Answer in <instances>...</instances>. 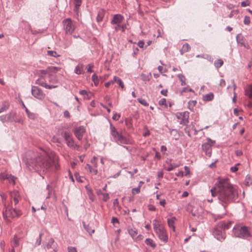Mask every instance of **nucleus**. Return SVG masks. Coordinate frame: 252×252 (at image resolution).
Returning a JSON list of instances; mask_svg holds the SVG:
<instances>
[{
	"label": "nucleus",
	"instance_id": "obj_1",
	"mask_svg": "<svg viewBox=\"0 0 252 252\" xmlns=\"http://www.w3.org/2000/svg\"><path fill=\"white\" fill-rule=\"evenodd\" d=\"M23 160L30 170L48 172L57 170L60 165L49 150L41 149L39 152L29 151Z\"/></svg>",
	"mask_w": 252,
	"mask_h": 252
},
{
	"label": "nucleus",
	"instance_id": "obj_2",
	"mask_svg": "<svg viewBox=\"0 0 252 252\" xmlns=\"http://www.w3.org/2000/svg\"><path fill=\"white\" fill-rule=\"evenodd\" d=\"M219 188L218 199L224 208L238 196V191L228 182L227 179H220L216 184Z\"/></svg>",
	"mask_w": 252,
	"mask_h": 252
},
{
	"label": "nucleus",
	"instance_id": "obj_3",
	"mask_svg": "<svg viewBox=\"0 0 252 252\" xmlns=\"http://www.w3.org/2000/svg\"><path fill=\"white\" fill-rule=\"evenodd\" d=\"M110 130L114 141L118 144L129 145L132 143V140L129 135H124L122 132H119L111 123L110 124Z\"/></svg>",
	"mask_w": 252,
	"mask_h": 252
},
{
	"label": "nucleus",
	"instance_id": "obj_4",
	"mask_svg": "<svg viewBox=\"0 0 252 252\" xmlns=\"http://www.w3.org/2000/svg\"><path fill=\"white\" fill-rule=\"evenodd\" d=\"M232 236L242 239H246L251 236V233L246 226L235 225L232 229Z\"/></svg>",
	"mask_w": 252,
	"mask_h": 252
},
{
	"label": "nucleus",
	"instance_id": "obj_5",
	"mask_svg": "<svg viewBox=\"0 0 252 252\" xmlns=\"http://www.w3.org/2000/svg\"><path fill=\"white\" fill-rule=\"evenodd\" d=\"M63 29L66 34H71L75 29V25L70 18H67L63 21Z\"/></svg>",
	"mask_w": 252,
	"mask_h": 252
},
{
	"label": "nucleus",
	"instance_id": "obj_6",
	"mask_svg": "<svg viewBox=\"0 0 252 252\" xmlns=\"http://www.w3.org/2000/svg\"><path fill=\"white\" fill-rule=\"evenodd\" d=\"M32 94L39 100H43L45 97V94L43 91L37 86H32L31 89Z\"/></svg>",
	"mask_w": 252,
	"mask_h": 252
},
{
	"label": "nucleus",
	"instance_id": "obj_7",
	"mask_svg": "<svg viewBox=\"0 0 252 252\" xmlns=\"http://www.w3.org/2000/svg\"><path fill=\"white\" fill-rule=\"evenodd\" d=\"M207 142L204 143L202 145V149L205 153V154L209 157L211 156L212 154V146L215 143V141L209 138L207 139Z\"/></svg>",
	"mask_w": 252,
	"mask_h": 252
},
{
	"label": "nucleus",
	"instance_id": "obj_8",
	"mask_svg": "<svg viewBox=\"0 0 252 252\" xmlns=\"http://www.w3.org/2000/svg\"><path fill=\"white\" fill-rule=\"evenodd\" d=\"M214 237L220 241H223L226 238V233L217 225L214 227L213 231Z\"/></svg>",
	"mask_w": 252,
	"mask_h": 252
},
{
	"label": "nucleus",
	"instance_id": "obj_9",
	"mask_svg": "<svg viewBox=\"0 0 252 252\" xmlns=\"http://www.w3.org/2000/svg\"><path fill=\"white\" fill-rule=\"evenodd\" d=\"M176 116L177 119L180 120V124L186 125L189 123V112L186 111L183 112L177 113Z\"/></svg>",
	"mask_w": 252,
	"mask_h": 252
},
{
	"label": "nucleus",
	"instance_id": "obj_10",
	"mask_svg": "<svg viewBox=\"0 0 252 252\" xmlns=\"http://www.w3.org/2000/svg\"><path fill=\"white\" fill-rule=\"evenodd\" d=\"M127 231L132 239L136 241H140L143 238V236L142 235H138L137 230L134 227L128 226L127 227Z\"/></svg>",
	"mask_w": 252,
	"mask_h": 252
},
{
	"label": "nucleus",
	"instance_id": "obj_11",
	"mask_svg": "<svg viewBox=\"0 0 252 252\" xmlns=\"http://www.w3.org/2000/svg\"><path fill=\"white\" fill-rule=\"evenodd\" d=\"M16 115L15 112H10L7 114L0 116V121L3 123L9 122H16Z\"/></svg>",
	"mask_w": 252,
	"mask_h": 252
},
{
	"label": "nucleus",
	"instance_id": "obj_12",
	"mask_svg": "<svg viewBox=\"0 0 252 252\" xmlns=\"http://www.w3.org/2000/svg\"><path fill=\"white\" fill-rule=\"evenodd\" d=\"M158 235V238L163 242L166 243L168 242V238L166 231L164 228H161L155 232Z\"/></svg>",
	"mask_w": 252,
	"mask_h": 252
},
{
	"label": "nucleus",
	"instance_id": "obj_13",
	"mask_svg": "<svg viewBox=\"0 0 252 252\" xmlns=\"http://www.w3.org/2000/svg\"><path fill=\"white\" fill-rule=\"evenodd\" d=\"M5 215L8 216L11 218L19 217L21 215V213L20 211L15 209L8 208H5Z\"/></svg>",
	"mask_w": 252,
	"mask_h": 252
},
{
	"label": "nucleus",
	"instance_id": "obj_14",
	"mask_svg": "<svg viewBox=\"0 0 252 252\" xmlns=\"http://www.w3.org/2000/svg\"><path fill=\"white\" fill-rule=\"evenodd\" d=\"M86 129L84 126H80L75 128L74 133L79 140H82Z\"/></svg>",
	"mask_w": 252,
	"mask_h": 252
},
{
	"label": "nucleus",
	"instance_id": "obj_15",
	"mask_svg": "<svg viewBox=\"0 0 252 252\" xmlns=\"http://www.w3.org/2000/svg\"><path fill=\"white\" fill-rule=\"evenodd\" d=\"M233 223L232 221H221L218 223L217 226L222 231H225L231 228Z\"/></svg>",
	"mask_w": 252,
	"mask_h": 252
},
{
	"label": "nucleus",
	"instance_id": "obj_16",
	"mask_svg": "<svg viewBox=\"0 0 252 252\" xmlns=\"http://www.w3.org/2000/svg\"><path fill=\"white\" fill-rule=\"evenodd\" d=\"M123 19L124 17L122 15L119 14H115L111 20V23L112 25L120 24Z\"/></svg>",
	"mask_w": 252,
	"mask_h": 252
},
{
	"label": "nucleus",
	"instance_id": "obj_17",
	"mask_svg": "<svg viewBox=\"0 0 252 252\" xmlns=\"http://www.w3.org/2000/svg\"><path fill=\"white\" fill-rule=\"evenodd\" d=\"M176 220V218L174 217H171V218L167 219V223L168 226L172 228L173 231H175V227L174 226V223L175 221Z\"/></svg>",
	"mask_w": 252,
	"mask_h": 252
},
{
	"label": "nucleus",
	"instance_id": "obj_18",
	"mask_svg": "<svg viewBox=\"0 0 252 252\" xmlns=\"http://www.w3.org/2000/svg\"><path fill=\"white\" fill-rule=\"evenodd\" d=\"M54 240L53 238H50L47 243H43V245L44 246V248L45 250H49L52 248V245L54 244Z\"/></svg>",
	"mask_w": 252,
	"mask_h": 252
},
{
	"label": "nucleus",
	"instance_id": "obj_19",
	"mask_svg": "<svg viewBox=\"0 0 252 252\" xmlns=\"http://www.w3.org/2000/svg\"><path fill=\"white\" fill-rule=\"evenodd\" d=\"M190 50V47L188 43H186L183 45L182 48L180 50V52L181 54L183 55L185 53H186V52L189 51Z\"/></svg>",
	"mask_w": 252,
	"mask_h": 252
},
{
	"label": "nucleus",
	"instance_id": "obj_20",
	"mask_svg": "<svg viewBox=\"0 0 252 252\" xmlns=\"http://www.w3.org/2000/svg\"><path fill=\"white\" fill-rule=\"evenodd\" d=\"M214 97L213 93H210L203 96V100L204 101H210L213 99Z\"/></svg>",
	"mask_w": 252,
	"mask_h": 252
},
{
	"label": "nucleus",
	"instance_id": "obj_21",
	"mask_svg": "<svg viewBox=\"0 0 252 252\" xmlns=\"http://www.w3.org/2000/svg\"><path fill=\"white\" fill-rule=\"evenodd\" d=\"M66 144L68 147L72 149H75L76 147H78V146L74 144V141L72 138H70L68 140L66 141Z\"/></svg>",
	"mask_w": 252,
	"mask_h": 252
},
{
	"label": "nucleus",
	"instance_id": "obj_22",
	"mask_svg": "<svg viewBox=\"0 0 252 252\" xmlns=\"http://www.w3.org/2000/svg\"><path fill=\"white\" fill-rule=\"evenodd\" d=\"M236 40L239 44L241 46H245V38L241 34H239L237 35Z\"/></svg>",
	"mask_w": 252,
	"mask_h": 252
},
{
	"label": "nucleus",
	"instance_id": "obj_23",
	"mask_svg": "<svg viewBox=\"0 0 252 252\" xmlns=\"http://www.w3.org/2000/svg\"><path fill=\"white\" fill-rule=\"evenodd\" d=\"M153 227L155 232L158 231V230L159 229L163 228V226L161 225L159 221L157 220H153Z\"/></svg>",
	"mask_w": 252,
	"mask_h": 252
},
{
	"label": "nucleus",
	"instance_id": "obj_24",
	"mask_svg": "<svg viewBox=\"0 0 252 252\" xmlns=\"http://www.w3.org/2000/svg\"><path fill=\"white\" fill-rule=\"evenodd\" d=\"M9 107V103L8 101H3L2 106L0 108V113L7 111Z\"/></svg>",
	"mask_w": 252,
	"mask_h": 252
},
{
	"label": "nucleus",
	"instance_id": "obj_25",
	"mask_svg": "<svg viewBox=\"0 0 252 252\" xmlns=\"http://www.w3.org/2000/svg\"><path fill=\"white\" fill-rule=\"evenodd\" d=\"M3 179H7L9 183L15 184L16 178L11 175L6 174L2 177Z\"/></svg>",
	"mask_w": 252,
	"mask_h": 252
},
{
	"label": "nucleus",
	"instance_id": "obj_26",
	"mask_svg": "<svg viewBox=\"0 0 252 252\" xmlns=\"http://www.w3.org/2000/svg\"><path fill=\"white\" fill-rule=\"evenodd\" d=\"M83 69V64L82 63H79L75 67L74 72L78 75L81 74L82 73Z\"/></svg>",
	"mask_w": 252,
	"mask_h": 252
},
{
	"label": "nucleus",
	"instance_id": "obj_27",
	"mask_svg": "<svg viewBox=\"0 0 252 252\" xmlns=\"http://www.w3.org/2000/svg\"><path fill=\"white\" fill-rule=\"evenodd\" d=\"M167 163L168 164V167H165V169L168 171H172L179 166V164L176 163H171L168 162H167Z\"/></svg>",
	"mask_w": 252,
	"mask_h": 252
},
{
	"label": "nucleus",
	"instance_id": "obj_28",
	"mask_svg": "<svg viewBox=\"0 0 252 252\" xmlns=\"http://www.w3.org/2000/svg\"><path fill=\"white\" fill-rule=\"evenodd\" d=\"M245 94L251 99H252V85H249L246 89Z\"/></svg>",
	"mask_w": 252,
	"mask_h": 252
},
{
	"label": "nucleus",
	"instance_id": "obj_29",
	"mask_svg": "<svg viewBox=\"0 0 252 252\" xmlns=\"http://www.w3.org/2000/svg\"><path fill=\"white\" fill-rule=\"evenodd\" d=\"M145 242L147 246L151 247L153 249H155L156 247V243L151 239H150V238L146 239L145 241Z\"/></svg>",
	"mask_w": 252,
	"mask_h": 252
},
{
	"label": "nucleus",
	"instance_id": "obj_30",
	"mask_svg": "<svg viewBox=\"0 0 252 252\" xmlns=\"http://www.w3.org/2000/svg\"><path fill=\"white\" fill-rule=\"evenodd\" d=\"M244 184L246 186L249 187L252 185V177L250 175H247L246 177Z\"/></svg>",
	"mask_w": 252,
	"mask_h": 252
},
{
	"label": "nucleus",
	"instance_id": "obj_31",
	"mask_svg": "<svg viewBox=\"0 0 252 252\" xmlns=\"http://www.w3.org/2000/svg\"><path fill=\"white\" fill-rule=\"evenodd\" d=\"M113 82L114 83H117L122 89L124 88V84L122 81V80L119 77L117 76H114L113 78Z\"/></svg>",
	"mask_w": 252,
	"mask_h": 252
},
{
	"label": "nucleus",
	"instance_id": "obj_32",
	"mask_svg": "<svg viewBox=\"0 0 252 252\" xmlns=\"http://www.w3.org/2000/svg\"><path fill=\"white\" fill-rule=\"evenodd\" d=\"M83 225L85 229L91 235L94 232V229H93L90 227V226L88 224L87 225L84 222H83Z\"/></svg>",
	"mask_w": 252,
	"mask_h": 252
},
{
	"label": "nucleus",
	"instance_id": "obj_33",
	"mask_svg": "<svg viewBox=\"0 0 252 252\" xmlns=\"http://www.w3.org/2000/svg\"><path fill=\"white\" fill-rule=\"evenodd\" d=\"M151 73H149L147 74L142 73L141 75V79L145 82L149 81L151 78Z\"/></svg>",
	"mask_w": 252,
	"mask_h": 252
},
{
	"label": "nucleus",
	"instance_id": "obj_34",
	"mask_svg": "<svg viewBox=\"0 0 252 252\" xmlns=\"http://www.w3.org/2000/svg\"><path fill=\"white\" fill-rule=\"evenodd\" d=\"M88 168L89 170L90 173L93 174L94 175H96L98 173L97 170L96 168H93L90 164H87L86 165V168Z\"/></svg>",
	"mask_w": 252,
	"mask_h": 252
},
{
	"label": "nucleus",
	"instance_id": "obj_35",
	"mask_svg": "<svg viewBox=\"0 0 252 252\" xmlns=\"http://www.w3.org/2000/svg\"><path fill=\"white\" fill-rule=\"evenodd\" d=\"M218 190L219 188H218V186L215 185V187L212 188L210 190L212 196L215 197L217 196V194L218 195Z\"/></svg>",
	"mask_w": 252,
	"mask_h": 252
},
{
	"label": "nucleus",
	"instance_id": "obj_36",
	"mask_svg": "<svg viewBox=\"0 0 252 252\" xmlns=\"http://www.w3.org/2000/svg\"><path fill=\"white\" fill-rule=\"evenodd\" d=\"M75 3V7L74 10L75 12H77L79 7L82 3V0H74Z\"/></svg>",
	"mask_w": 252,
	"mask_h": 252
},
{
	"label": "nucleus",
	"instance_id": "obj_37",
	"mask_svg": "<svg viewBox=\"0 0 252 252\" xmlns=\"http://www.w3.org/2000/svg\"><path fill=\"white\" fill-rule=\"evenodd\" d=\"M60 70V68L57 67H55V66H49L48 67V72H49V74H50L51 73H56L58 71H59Z\"/></svg>",
	"mask_w": 252,
	"mask_h": 252
},
{
	"label": "nucleus",
	"instance_id": "obj_38",
	"mask_svg": "<svg viewBox=\"0 0 252 252\" xmlns=\"http://www.w3.org/2000/svg\"><path fill=\"white\" fill-rule=\"evenodd\" d=\"M223 64V62L221 59H218L215 61L214 65L217 68L220 67Z\"/></svg>",
	"mask_w": 252,
	"mask_h": 252
},
{
	"label": "nucleus",
	"instance_id": "obj_39",
	"mask_svg": "<svg viewBox=\"0 0 252 252\" xmlns=\"http://www.w3.org/2000/svg\"><path fill=\"white\" fill-rule=\"evenodd\" d=\"M47 55L51 56V57H56V58H57V57H59L60 56V55L58 54L57 52H56L55 51H52V50H49L47 51Z\"/></svg>",
	"mask_w": 252,
	"mask_h": 252
},
{
	"label": "nucleus",
	"instance_id": "obj_40",
	"mask_svg": "<svg viewBox=\"0 0 252 252\" xmlns=\"http://www.w3.org/2000/svg\"><path fill=\"white\" fill-rule=\"evenodd\" d=\"M178 77L181 82L182 86H185L186 85V78L185 77L181 74L178 75Z\"/></svg>",
	"mask_w": 252,
	"mask_h": 252
},
{
	"label": "nucleus",
	"instance_id": "obj_41",
	"mask_svg": "<svg viewBox=\"0 0 252 252\" xmlns=\"http://www.w3.org/2000/svg\"><path fill=\"white\" fill-rule=\"evenodd\" d=\"M11 246L13 248L19 246V240L16 237L11 241Z\"/></svg>",
	"mask_w": 252,
	"mask_h": 252
},
{
	"label": "nucleus",
	"instance_id": "obj_42",
	"mask_svg": "<svg viewBox=\"0 0 252 252\" xmlns=\"http://www.w3.org/2000/svg\"><path fill=\"white\" fill-rule=\"evenodd\" d=\"M62 136L64 138L65 141L71 138L70 134L66 131L62 132Z\"/></svg>",
	"mask_w": 252,
	"mask_h": 252
},
{
	"label": "nucleus",
	"instance_id": "obj_43",
	"mask_svg": "<svg viewBox=\"0 0 252 252\" xmlns=\"http://www.w3.org/2000/svg\"><path fill=\"white\" fill-rule=\"evenodd\" d=\"M92 80L94 82L95 86L97 85L99 83V80L98 79V76L95 73H94L92 77Z\"/></svg>",
	"mask_w": 252,
	"mask_h": 252
},
{
	"label": "nucleus",
	"instance_id": "obj_44",
	"mask_svg": "<svg viewBox=\"0 0 252 252\" xmlns=\"http://www.w3.org/2000/svg\"><path fill=\"white\" fill-rule=\"evenodd\" d=\"M46 189L48 190V195L46 196V199H48L50 198L51 194L52 192L53 189L49 185H48L46 187Z\"/></svg>",
	"mask_w": 252,
	"mask_h": 252
},
{
	"label": "nucleus",
	"instance_id": "obj_45",
	"mask_svg": "<svg viewBox=\"0 0 252 252\" xmlns=\"http://www.w3.org/2000/svg\"><path fill=\"white\" fill-rule=\"evenodd\" d=\"M42 236V233H40L39 235V237L36 239V241L35 243V247L38 246L41 244Z\"/></svg>",
	"mask_w": 252,
	"mask_h": 252
},
{
	"label": "nucleus",
	"instance_id": "obj_46",
	"mask_svg": "<svg viewBox=\"0 0 252 252\" xmlns=\"http://www.w3.org/2000/svg\"><path fill=\"white\" fill-rule=\"evenodd\" d=\"M137 100L140 104H141L142 105H143L144 106H147L149 105V104L147 103L146 100L144 99L139 98Z\"/></svg>",
	"mask_w": 252,
	"mask_h": 252
},
{
	"label": "nucleus",
	"instance_id": "obj_47",
	"mask_svg": "<svg viewBox=\"0 0 252 252\" xmlns=\"http://www.w3.org/2000/svg\"><path fill=\"white\" fill-rule=\"evenodd\" d=\"M94 65L93 63H90L88 64L86 66L87 71L89 73L93 72L92 68L94 67Z\"/></svg>",
	"mask_w": 252,
	"mask_h": 252
},
{
	"label": "nucleus",
	"instance_id": "obj_48",
	"mask_svg": "<svg viewBox=\"0 0 252 252\" xmlns=\"http://www.w3.org/2000/svg\"><path fill=\"white\" fill-rule=\"evenodd\" d=\"M251 23L250 17L248 16H246L244 17V23L245 25H249Z\"/></svg>",
	"mask_w": 252,
	"mask_h": 252
},
{
	"label": "nucleus",
	"instance_id": "obj_49",
	"mask_svg": "<svg viewBox=\"0 0 252 252\" xmlns=\"http://www.w3.org/2000/svg\"><path fill=\"white\" fill-rule=\"evenodd\" d=\"M140 191V186L132 189V193L133 194L139 193Z\"/></svg>",
	"mask_w": 252,
	"mask_h": 252
},
{
	"label": "nucleus",
	"instance_id": "obj_50",
	"mask_svg": "<svg viewBox=\"0 0 252 252\" xmlns=\"http://www.w3.org/2000/svg\"><path fill=\"white\" fill-rule=\"evenodd\" d=\"M250 4V1L249 0H246L245 1H242L241 3V5L242 7H246L247 6H249Z\"/></svg>",
	"mask_w": 252,
	"mask_h": 252
},
{
	"label": "nucleus",
	"instance_id": "obj_51",
	"mask_svg": "<svg viewBox=\"0 0 252 252\" xmlns=\"http://www.w3.org/2000/svg\"><path fill=\"white\" fill-rule=\"evenodd\" d=\"M158 104L160 106L164 105V106H165L166 107L167 106V104H166V99L165 98H162V99H161L159 101Z\"/></svg>",
	"mask_w": 252,
	"mask_h": 252
},
{
	"label": "nucleus",
	"instance_id": "obj_52",
	"mask_svg": "<svg viewBox=\"0 0 252 252\" xmlns=\"http://www.w3.org/2000/svg\"><path fill=\"white\" fill-rule=\"evenodd\" d=\"M91 162L95 168L97 167V163L96 161V158L95 157H94L91 160Z\"/></svg>",
	"mask_w": 252,
	"mask_h": 252
},
{
	"label": "nucleus",
	"instance_id": "obj_53",
	"mask_svg": "<svg viewBox=\"0 0 252 252\" xmlns=\"http://www.w3.org/2000/svg\"><path fill=\"white\" fill-rule=\"evenodd\" d=\"M239 165H240V163H237L234 166L231 167L230 168V171L232 172H235L237 171L238 169L237 166Z\"/></svg>",
	"mask_w": 252,
	"mask_h": 252
},
{
	"label": "nucleus",
	"instance_id": "obj_54",
	"mask_svg": "<svg viewBox=\"0 0 252 252\" xmlns=\"http://www.w3.org/2000/svg\"><path fill=\"white\" fill-rule=\"evenodd\" d=\"M28 116L30 119H32V120H34L36 118L35 114L34 113H33L32 112H31L28 114Z\"/></svg>",
	"mask_w": 252,
	"mask_h": 252
},
{
	"label": "nucleus",
	"instance_id": "obj_55",
	"mask_svg": "<svg viewBox=\"0 0 252 252\" xmlns=\"http://www.w3.org/2000/svg\"><path fill=\"white\" fill-rule=\"evenodd\" d=\"M120 114L115 113L113 116L112 119L115 121H118L120 118Z\"/></svg>",
	"mask_w": 252,
	"mask_h": 252
},
{
	"label": "nucleus",
	"instance_id": "obj_56",
	"mask_svg": "<svg viewBox=\"0 0 252 252\" xmlns=\"http://www.w3.org/2000/svg\"><path fill=\"white\" fill-rule=\"evenodd\" d=\"M67 249L68 252H77V250L75 247H68Z\"/></svg>",
	"mask_w": 252,
	"mask_h": 252
},
{
	"label": "nucleus",
	"instance_id": "obj_57",
	"mask_svg": "<svg viewBox=\"0 0 252 252\" xmlns=\"http://www.w3.org/2000/svg\"><path fill=\"white\" fill-rule=\"evenodd\" d=\"M184 169L185 170V175L187 176L189 175L190 174V170L188 166H185L184 167Z\"/></svg>",
	"mask_w": 252,
	"mask_h": 252
},
{
	"label": "nucleus",
	"instance_id": "obj_58",
	"mask_svg": "<svg viewBox=\"0 0 252 252\" xmlns=\"http://www.w3.org/2000/svg\"><path fill=\"white\" fill-rule=\"evenodd\" d=\"M235 155L237 157H240L243 155V152L240 150H237L235 151Z\"/></svg>",
	"mask_w": 252,
	"mask_h": 252
},
{
	"label": "nucleus",
	"instance_id": "obj_59",
	"mask_svg": "<svg viewBox=\"0 0 252 252\" xmlns=\"http://www.w3.org/2000/svg\"><path fill=\"white\" fill-rule=\"evenodd\" d=\"M137 44L140 48H143L144 45V42L143 40H140L138 41Z\"/></svg>",
	"mask_w": 252,
	"mask_h": 252
},
{
	"label": "nucleus",
	"instance_id": "obj_60",
	"mask_svg": "<svg viewBox=\"0 0 252 252\" xmlns=\"http://www.w3.org/2000/svg\"><path fill=\"white\" fill-rule=\"evenodd\" d=\"M148 209L150 211H155L156 210V208L155 206H154L153 205H148Z\"/></svg>",
	"mask_w": 252,
	"mask_h": 252
},
{
	"label": "nucleus",
	"instance_id": "obj_61",
	"mask_svg": "<svg viewBox=\"0 0 252 252\" xmlns=\"http://www.w3.org/2000/svg\"><path fill=\"white\" fill-rule=\"evenodd\" d=\"M39 72L42 74H49V72H48V67L46 69H44V70H39Z\"/></svg>",
	"mask_w": 252,
	"mask_h": 252
},
{
	"label": "nucleus",
	"instance_id": "obj_62",
	"mask_svg": "<svg viewBox=\"0 0 252 252\" xmlns=\"http://www.w3.org/2000/svg\"><path fill=\"white\" fill-rule=\"evenodd\" d=\"M79 94L82 95H88V92L85 90L80 91Z\"/></svg>",
	"mask_w": 252,
	"mask_h": 252
},
{
	"label": "nucleus",
	"instance_id": "obj_63",
	"mask_svg": "<svg viewBox=\"0 0 252 252\" xmlns=\"http://www.w3.org/2000/svg\"><path fill=\"white\" fill-rule=\"evenodd\" d=\"M111 222L112 223H119V220L117 218L113 217L111 220Z\"/></svg>",
	"mask_w": 252,
	"mask_h": 252
},
{
	"label": "nucleus",
	"instance_id": "obj_64",
	"mask_svg": "<svg viewBox=\"0 0 252 252\" xmlns=\"http://www.w3.org/2000/svg\"><path fill=\"white\" fill-rule=\"evenodd\" d=\"M167 93H168V91L167 89H165V90H162L161 91H160V93L163 95L164 96H167Z\"/></svg>",
	"mask_w": 252,
	"mask_h": 252
}]
</instances>
